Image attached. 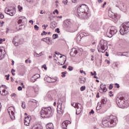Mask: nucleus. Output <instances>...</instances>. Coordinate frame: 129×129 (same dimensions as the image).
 Here are the masks:
<instances>
[{
  "instance_id": "53",
  "label": "nucleus",
  "mask_w": 129,
  "mask_h": 129,
  "mask_svg": "<svg viewBox=\"0 0 129 129\" xmlns=\"http://www.w3.org/2000/svg\"><path fill=\"white\" fill-rule=\"evenodd\" d=\"M65 62H66V60H64V62L63 63H60V62H58V65H61V66L64 65V64H65Z\"/></svg>"
},
{
  "instance_id": "63",
  "label": "nucleus",
  "mask_w": 129,
  "mask_h": 129,
  "mask_svg": "<svg viewBox=\"0 0 129 129\" xmlns=\"http://www.w3.org/2000/svg\"><path fill=\"white\" fill-rule=\"evenodd\" d=\"M62 68H63V69H66V68H67V66H62Z\"/></svg>"
},
{
  "instance_id": "26",
  "label": "nucleus",
  "mask_w": 129,
  "mask_h": 129,
  "mask_svg": "<svg viewBox=\"0 0 129 129\" xmlns=\"http://www.w3.org/2000/svg\"><path fill=\"white\" fill-rule=\"evenodd\" d=\"M33 77H34L35 80H37L38 78H40V76L39 74H36L35 75H33Z\"/></svg>"
},
{
  "instance_id": "43",
  "label": "nucleus",
  "mask_w": 129,
  "mask_h": 129,
  "mask_svg": "<svg viewBox=\"0 0 129 129\" xmlns=\"http://www.w3.org/2000/svg\"><path fill=\"white\" fill-rule=\"evenodd\" d=\"M5 77H6V80H10V75H6Z\"/></svg>"
},
{
  "instance_id": "23",
  "label": "nucleus",
  "mask_w": 129,
  "mask_h": 129,
  "mask_svg": "<svg viewBox=\"0 0 129 129\" xmlns=\"http://www.w3.org/2000/svg\"><path fill=\"white\" fill-rule=\"evenodd\" d=\"M50 28L51 29H54L56 28V24L55 22H52L50 23Z\"/></svg>"
},
{
  "instance_id": "35",
  "label": "nucleus",
  "mask_w": 129,
  "mask_h": 129,
  "mask_svg": "<svg viewBox=\"0 0 129 129\" xmlns=\"http://www.w3.org/2000/svg\"><path fill=\"white\" fill-rule=\"evenodd\" d=\"M85 88H86L85 86H82L80 88L81 91H84V90H85Z\"/></svg>"
},
{
  "instance_id": "55",
  "label": "nucleus",
  "mask_w": 129,
  "mask_h": 129,
  "mask_svg": "<svg viewBox=\"0 0 129 129\" xmlns=\"http://www.w3.org/2000/svg\"><path fill=\"white\" fill-rule=\"evenodd\" d=\"M115 85H116L117 88H119V84L116 83Z\"/></svg>"
},
{
  "instance_id": "37",
  "label": "nucleus",
  "mask_w": 129,
  "mask_h": 129,
  "mask_svg": "<svg viewBox=\"0 0 129 129\" xmlns=\"http://www.w3.org/2000/svg\"><path fill=\"white\" fill-rule=\"evenodd\" d=\"M34 29L35 30H36V31H39V27L38 26V25H35Z\"/></svg>"
},
{
  "instance_id": "54",
  "label": "nucleus",
  "mask_w": 129,
  "mask_h": 129,
  "mask_svg": "<svg viewBox=\"0 0 129 129\" xmlns=\"http://www.w3.org/2000/svg\"><path fill=\"white\" fill-rule=\"evenodd\" d=\"M11 96L13 97H16L17 96V95L15 93H13V94H12Z\"/></svg>"
},
{
  "instance_id": "14",
  "label": "nucleus",
  "mask_w": 129,
  "mask_h": 129,
  "mask_svg": "<svg viewBox=\"0 0 129 129\" xmlns=\"http://www.w3.org/2000/svg\"><path fill=\"white\" fill-rule=\"evenodd\" d=\"M81 36H83L84 37H87L88 36H90V34L89 33H86L85 32H82L76 38V40L77 42H80L81 41Z\"/></svg>"
},
{
  "instance_id": "22",
  "label": "nucleus",
  "mask_w": 129,
  "mask_h": 129,
  "mask_svg": "<svg viewBox=\"0 0 129 129\" xmlns=\"http://www.w3.org/2000/svg\"><path fill=\"white\" fill-rule=\"evenodd\" d=\"M46 128L47 129H54V125L53 123H49L46 125Z\"/></svg>"
},
{
  "instance_id": "18",
  "label": "nucleus",
  "mask_w": 129,
  "mask_h": 129,
  "mask_svg": "<svg viewBox=\"0 0 129 129\" xmlns=\"http://www.w3.org/2000/svg\"><path fill=\"white\" fill-rule=\"evenodd\" d=\"M41 41L43 42H45L47 45H50V44H52V40L50 37H46L44 38L41 39Z\"/></svg>"
},
{
  "instance_id": "3",
  "label": "nucleus",
  "mask_w": 129,
  "mask_h": 129,
  "mask_svg": "<svg viewBox=\"0 0 129 129\" xmlns=\"http://www.w3.org/2000/svg\"><path fill=\"white\" fill-rule=\"evenodd\" d=\"M40 115L41 117H51L53 115L52 113V108L50 107H43L40 111Z\"/></svg>"
},
{
  "instance_id": "25",
  "label": "nucleus",
  "mask_w": 129,
  "mask_h": 129,
  "mask_svg": "<svg viewBox=\"0 0 129 129\" xmlns=\"http://www.w3.org/2000/svg\"><path fill=\"white\" fill-rule=\"evenodd\" d=\"M104 87H105V85H103V84L100 85V89H99L100 92H102L103 91Z\"/></svg>"
},
{
  "instance_id": "57",
  "label": "nucleus",
  "mask_w": 129,
  "mask_h": 129,
  "mask_svg": "<svg viewBox=\"0 0 129 129\" xmlns=\"http://www.w3.org/2000/svg\"><path fill=\"white\" fill-rule=\"evenodd\" d=\"M106 6V2H105L102 6V8H104V6Z\"/></svg>"
},
{
  "instance_id": "56",
  "label": "nucleus",
  "mask_w": 129,
  "mask_h": 129,
  "mask_svg": "<svg viewBox=\"0 0 129 129\" xmlns=\"http://www.w3.org/2000/svg\"><path fill=\"white\" fill-rule=\"evenodd\" d=\"M47 97L49 99H51L52 97L51 96V95H47Z\"/></svg>"
},
{
  "instance_id": "39",
  "label": "nucleus",
  "mask_w": 129,
  "mask_h": 129,
  "mask_svg": "<svg viewBox=\"0 0 129 129\" xmlns=\"http://www.w3.org/2000/svg\"><path fill=\"white\" fill-rule=\"evenodd\" d=\"M108 88H109V90H111V89H112V88H113V86H112V84H110Z\"/></svg>"
},
{
  "instance_id": "17",
  "label": "nucleus",
  "mask_w": 129,
  "mask_h": 129,
  "mask_svg": "<svg viewBox=\"0 0 129 129\" xmlns=\"http://www.w3.org/2000/svg\"><path fill=\"white\" fill-rule=\"evenodd\" d=\"M31 117L30 115H28L27 117H25V119H24L25 125H27V126L29 125L30 122L31 121Z\"/></svg>"
},
{
  "instance_id": "5",
  "label": "nucleus",
  "mask_w": 129,
  "mask_h": 129,
  "mask_svg": "<svg viewBox=\"0 0 129 129\" xmlns=\"http://www.w3.org/2000/svg\"><path fill=\"white\" fill-rule=\"evenodd\" d=\"M116 102L118 107L120 108H124L125 104L127 103V101L125 100L123 97L119 96L116 98Z\"/></svg>"
},
{
  "instance_id": "52",
  "label": "nucleus",
  "mask_w": 129,
  "mask_h": 129,
  "mask_svg": "<svg viewBox=\"0 0 129 129\" xmlns=\"http://www.w3.org/2000/svg\"><path fill=\"white\" fill-rule=\"evenodd\" d=\"M42 28H44L43 30H46V29L47 28V27H46V25L45 24L42 25Z\"/></svg>"
},
{
  "instance_id": "33",
  "label": "nucleus",
  "mask_w": 129,
  "mask_h": 129,
  "mask_svg": "<svg viewBox=\"0 0 129 129\" xmlns=\"http://www.w3.org/2000/svg\"><path fill=\"white\" fill-rule=\"evenodd\" d=\"M55 14H56V15L59 14V12L58 11V10L56 9L55 11L53 12V14L55 15Z\"/></svg>"
},
{
  "instance_id": "20",
  "label": "nucleus",
  "mask_w": 129,
  "mask_h": 129,
  "mask_svg": "<svg viewBox=\"0 0 129 129\" xmlns=\"http://www.w3.org/2000/svg\"><path fill=\"white\" fill-rule=\"evenodd\" d=\"M58 102L59 103H60L61 105H60V110H57V113H58V114H62L63 113V110H62V109H61V107H62V100L61 99H59L58 100Z\"/></svg>"
},
{
  "instance_id": "41",
  "label": "nucleus",
  "mask_w": 129,
  "mask_h": 129,
  "mask_svg": "<svg viewBox=\"0 0 129 129\" xmlns=\"http://www.w3.org/2000/svg\"><path fill=\"white\" fill-rule=\"evenodd\" d=\"M2 92H3V94H1V95H6V90L3 89L2 90Z\"/></svg>"
},
{
  "instance_id": "60",
  "label": "nucleus",
  "mask_w": 129,
  "mask_h": 129,
  "mask_svg": "<svg viewBox=\"0 0 129 129\" xmlns=\"http://www.w3.org/2000/svg\"><path fill=\"white\" fill-rule=\"evenodd\" d=\"M3 56H4V54L0 55V60L3 59Z\"/></svg>"
},
{
  "instance_id": "44",
  "label": "nucleus",
  "mask_w": 129,
  "mask_h": 129,
  "mask_svg": "<svg viewBox=\"0 0 129 129\" xmlns=\"http://www.w3.org/2000/svg\"><path fill=\"white\" fill-rule=\"evenodd\" d=\"M42 68H44V70H47V67L46 64H44L42 66Z\"/></svg>"
},
{
  "instance_id": "11",
  "label": "nucleus",
  "mask_w": 129,
  "mask_h": 129,
  "mask_svg": "<svg viewBox=\"0 0 129 129\" xmlns=\"http://www.w3.org/2000/svg\"><path fill=\"white\" fill-rule=\"evenodd\" d=\"M100 102V105L98 104V105L96 107V110H99L100 109H101V106H104V104H106V102H107V98L105 97H102Z\"/></svg>"
},
{
  "instance_id": "21",
  "label": "nucleus",
  "mask_w": 129,
  "mask_h": 129,
  "mask_svg": "<svg viewBox=\"0 0 129 129\" xmlns=\"http://www.w3.org/2000/svg\"><path fill=\"white\" fill-rule=\"evenodd\" d=\"M44 80L45 81H46L47 82H48L49 83H51L52 82H55V81H53L52 80V79L50 77H45L44 78Z\"/></svg>"
},
{
  "instance_id": "10",
  "label": "nucleus",
  "mask_w": 129,
  "mask_h": 129,
  "mask_svg": "<svg viewBox=\"0 0 129 129\" xmlns=\"http://www.w3.org/2000/svg\"><path fill=\"white\" fill-rule=\"evenodd\" d=\"M74 107L77 109L76 111V114L77 115L80 114L82 112V110H83L82 105L79 103H76Z\"/></svg>"
},
{
  "instance_id": "31",
  "label": "nucleus",
  "mask_w": 129,
  "mask_h": 129,
  "mask_svg": "<svg viewBox=\"0 0 129 129\" xmlns=\"http://www.w3.org/2000/svg\"><path fill=\"white\" fill-rule=\"evenodd\" d=\"M36 79H35V78L34 77V76H33L30 79V81L31 82H35L36 81Z\"/></svg>"
},
{
  "instance_id": "30",
  "label": "nucleus",
  "mask_w": 129,
  "mask_h": 129,
  "mask_svg": "<svg viewBox=\"0 0 129 129\" xmlns=\"http://www.w3.org/2000/svg\"><path fill=\"white\" fill-rule=\"evenodd\" d=\"M18 23V24H22V23H23V19L22 18V17H20L19 18Z\"/></svg>"
},
{
  "instance_id": "15",
  "label": "nucleus",
  "mask_w": 129,
  "mask_h": 129,
  "mask_svg": "<svg viewBox=\"0 0 129 129\" xmlns=\"http://www.w3.org/2000/svg\"><path fill=\"white\" fill-rule=\"evenodd\" d=\"M14 109V108L13 107H10L8 109V113H9L10 116L12 120H14V119H15V112H14V111L11 110V109Z\"/></svg>"
},
{
  "instance_id": "64",
  "label": "nucleus",
  "mask_w": 129,
  "mask_h": 129,
  "mask_svg": "<svg viewBox=\"0 0 129 129\" xmlns=\"http://www.w3.org/2000/svg\"><path fill=\"white\" fill-rule=\"evenodd\" d=\"M98 2L99 3V4H101V3H102V2H103V0H98Z\"/></svg>"
},
{
  "instance_id": "48",
  "label": "nucleus",
  "mask_w": 129,
  "mask_h": 129,
  "mask_svg": "<svg viewBox=\"0 0 129 129\" xmlns=\"http://www.w3.org/2000/svg\"><path fill=\"white\" fill-rule=\"evenodd\" d=\"M55 32H56V33H57V34H59L60 33V29L59 28H57L55 30Z\"/></svg>"
},
{
  "instance_id": "42",
  "label": "nucleus",
  "mask_w": 129,
  "mask_h": 129,
  "mask_svg": "<svg viewBox=\"0 0 129 129\" xmlns=\"http://www.w3.org/2000/svg\"><path fill=\"white\" fill-rule=\"evenodd\" d=\"M5 16L3 14H0V19H4Z\"/></svg>"
},
{
  "instance_id": "7",
  "label": "nucleus",
  "mask_w": 129,
  "mask_h": 129,
  "mask_svg": "<svg viewBox=\"0 0 129 129\" xmlns=\"http://www.w3.org/2000/svg\"><path fill=\"white\" fill-rule=\"evenodd\" d=\"M117 33V29L116 27L114 26H111L110 27L109 31H107L106 35L108 38H112L115 34Z\"/></svg>"
},
{
  "instance_id": "32",
  "label": "nucleus",
  "mask_w": 129,
  "mask_h": 129,
  "mask_svg": "<svg viewBox=\"0 0 129 129\" xmlns=\"http://www.w3.org/2000/svg\"><path fill=\"white\" fill-rule=\"evenodd\" d=\"M61 74H62L61 77L64 78L66 76V74H67V72H62Z\"/></svg>"
},
{
  "instance_id": "4",
  "label": "nucleus",
  "mask_w": 129,
  "mask_h": 129,
  "mask_svg": "<svg viewBox=\"0 0 129 129\" xmlns=\"http://www.w3.org/2000/svg\"><path fill=\"white\" fill-rule=\"evenodd\" d=\"M107 41L104 40H101L100 41V46H98V51L99 53H104L106 50H107Z\"/></svg>"
},
{
  "instance_id": "34",
  "label": "nucleus",
  "mask_w": 129,
  "mask_h": 129,
  "mask_svg": "<svg viewBox=\"0 0 129 129\" xmlns=\"http://www.w3.org/2000/svg\"><path fill=\"white\" fill-rule=\"evenodd\" d=\"M18 9L19 12H22V10H23V7H21V6H20V5H18Z\"/></svg>"
},
{
  "instance_id": "19",
  "label": "nucleus",
  "mask_w": 129,
  "mask_h": 129,
  "mask_svg": "<svg viewBox=\"0 0 129 129\" xmlns=\"http://www.w3.org/2000/svg\"><path fill=\"white\" fill-rule=\"evenodd\" d=\"M71 123V122L69 120L63 121L61 124V127L63 129H67V125Z\"/></svg>"
},
{
  "instance_id": "13",
  "label": "nucleus",
  "mask_w": 129,
  "mask_h": 129,
  "mask_svg": "<svg viewBox=\"0 0 129 129\" xmlns=\"http://www.w3.org/2000/svg\"><path fill=\"white\" fill-rule=\"evenodd\" d=\"M12 9H13V7H8L6 8H5V12L7 15H9V16L13 17V16L15 15V13L13 12V10H12Z\"/></svg>"
},
{
  "instance_id": "27",
  "label": "nucleus",
  "mask_w": 129,
  "mask_h": 129,
  "mask_svg": "<svg viewBox=\"0 0 129 129\" xmlns=\"http://www.w3.org/2000/svg\"><path fill=\"white\" fill-rule=\"evenodd\" d=\"M28 102L30 103V102H32V103H35V104H37V101L36 100H34L33 99H30L28 101Z\"/></svg>"
},
{
  "instance_id": "51",
  "label": "nucleus",
  "mask_w": 129,
  "mask_h": 129,
  "mask_svg": "<svg viewBox=\"0 0 129 129\" xmlns=\"http://www.w3.org/2000/svg\"><path fill=\"white\" fill-rule=\"evenodd\" d=\"M18 90L20 91H21V90H22L23 87H21V86H19V87H18Z\"/></svg>"
},
{
  "instance_id": "9",
  "label": "nucleus",
  "mask_w": 129,
  "mask_h": 129,
  "mask_svg": "<svg viewBox=\"0 0 129 129\" xmlns=\"http://www.w3.org/2000/svg\"><path fill=\"white\" fill-rule=\"evenodd\" d=\"M81 52H83V49L82 48H72L70 52V55L72 57H75L78 53H81Z\"/></svg>"
},
{
  "instance_id": "2",
  "label": "nucleus",
  "mask_w": 129,
  "mask_h": 129,
  "mask_svg": "<svg viewBox=\"0 0 129 129\" xmlns=\"http://www.w3.org/2000/svg\"><path fill=\"white\" fill-rule=\"evenodd\" d=\"M117 123V118L115 116L111 115L107 116L105 120L102 121V124L104 126L108 127L109 126H113Z\"/></svg>"
},
{
  "instance_id": "62",
  "label": "nucleus",
  "mask_w": 129,
  "mask_h": 129,
  "mask_svg": "<svg viewBox=\"0 0 129 129\" xmlns=\"http://www.w3.org/2000/svg\"><path fill=\"white\" fill-rule=\"evenodd\" d=\"M105 55V56H106L107 57H108V56H109V54L107 53V52H106Z\"/></svg>"
},
{
  "instance_id": "24",
  "label": "nucleus",
  "mask_w": 129,
  "mask_h": 129,
  "mask_svg": "<svg viewBox=\"0 0 129 129\" xmlns=\"http://www.w3.org/2000/svg\"><path fill=\"white\" fill-rule=\"evenodd\" d=\"M86 82V80L85 79V78L80 79V83H85Z\"/></svg>"
},
{
  "instance_id": "59",
  "label": "nucleus",
  "mask_w": 129,
  "mask_h": 129,
  "mask_svg": "<svg viewBox=\"0 0 129 129\" xmlns=\"http://www.w3.org/2000/svg\"><path fill=\"white\" fill-rule=\"evenodd\" d=\"M29 23H31V25H33V24H34V21H33V20H30Z\"/></svg>"
},
{
  "instance_id": "47",
  "label": "nucleus",
  "mask_w": 129,
  "mask_h": 129,
  "mask_svg": "<svg viewBox=\"0 0 129 129\" xmlns=\"http://www.w3.org/2000/svg\"><path fill=\"white\" fill-rule=\"evenodd\" d=\"M89 114H94V111L93 109H92L91 111L89 112Z\"/></svg>"
},
{
  "instance_id": "49",
  "label": "nucleus",
  "mask_w": 129,
  "mask_h": 129,
  "mask_svg": "<svg viewBox=\"0 0 129 129\" xmlns=\"http://www.w3.org/2000/svg\"><path fill=\"white\" fill-rule=\"evenodd\" d=\"M2 41H3V42H5V41H6V39H5V38H4V39L0 38V44H2Z\"/></svg>"
},
{
  "instance_id": "12",
  "label": "nucleus",
  "mask_w": 129,
  "mask_h": 129,
  "mask_svg": "<svg viewBox=\"0 0 129 129\" xmlns=\"http://www.w3.org/2000/svg\"><path fill=\"white\" fill-rule=\"evenodd\" d=\"M117 4L118 5H116V7H117V8H119V9H120V10H122L123 12H125V11H126V6L123 4L122 2L120 1H117Z\"/></svg>"
},
{
  "instance_id": "29",
  "label": "nucleus",
  "mask_w": 129,
  "mask_h": 129,
  "mask_svg": "<svg viewBox=\"0 0 129 129\" xmlns=\"http://www.w3.org/2000/svg\"><path fill=\"white\" fill-rule=\"evenodd\" d=\"M52 38H53V40H55V39H58V34H54L52 35Z\"/></svg>"
},
{
  "instance_id": "38",
  "label": "nucleus",
  "mask_w": 129,
  "mask_h": 129,
  "mask_svg": "<svg viewBox=\"0 0 129 129\" xmlns=\"http://www.w3.org/2000/svg\"><path fill=\"white\" fill-rule=\"evenodd\" d=\"M68 69L69 70V71H73V67H71V66H69L68 68Z\"/></svg>"
},
{
  "instance_id": "45",
  "label": "nucleus",
  "mask_w": 129,
  "mask_h": 129,
  "mask_svg": "<svg viewBox=\"0 0 129 129\" xmlns=\"http://www.w3.org/2000/svg\"><path fill=\"white\" fill-rule=\"evenodd\" d=\"M62 3L64 5H67L68 4V1H62Z\"/></svg>"
},
{
  "instance_id": "40",
  "label": "nucleus",
  "mask_w": 129,
  "mask_h": 129,
  "mask_svg": "<svg viewBox=\"0 0 129 129\" xmlns=\"http://www.w3.org/2000/svg\"><path fill=\"white\" fill-rule=\"evenodd\" d=\"M34 57H40V55H39V54L37 53V52H35L34 53Z\"/></svg>"
},
{
  "instance_id": "50",
  "label": "nucleus",
  "mask_w": 129,
  "mask_h": 129,
  "mask_svg": "<svg viewBox=\"0 0 129 129\" xmlns=\"http://www.w3.org/2000/svg\"><path fill=\"white\" fill-rule=\"evenodd\" d=\"M105 62H107V64H110V61H109L108 59H105Z\"/></svg>"
},
{
  "instance_id": "58",
  "label": "nucleus",
  "mask_w": 129,
  "mask_h": 129,
  "mask_svg": "<svg viewBox=\"0 0 129 129\" xmlns=\"http://www.w3.org/2000/svg\"><path fill=\"white\" fill-rule=\"evenodd\" d=\"M97 98H99V93H97L96 94Z\"/></svg>"
},
{
  "instance_id": "6",
  "label": "nucleus",
  "mask_w": 129,
  "mask_h": 129,
  "mask_svg": "<svg viewBox=\"0 0 129 129\" xmlns=\"http://www.w3.org/2000/svg\"><path fill=\"white\" fill-rule=\"evenodd\" d=\"M120 34L124 35L129 32V22L123 23L121 24L120 30Z\"/></svg>"
},
{
  "instance_id": "36",
  "label": "nucleus",
  "mask_w": 129,
  "mask_h": 129,
  "mask_svg": "<svg viewBox=\"0 0 129 129\" xmlns=\"http://www.w3.org/2000/svg\"><path fill=\"white\" fill-rule=\"evenodd\" d=\"M107 91V89H106V85H105V87H104V89H103L102 92H106Z\"/></svg>"
},
{
  "instance_id": "61",
  "label": "nucleus",
  "mask_w": 129,
  "mask_h": 129,
  "mask_svg": "<svg viewBox=\"0 0 129 129\" xmlns=\"http://www.w3.org/2000/svg\"><path fill=\"white\" fill-rule=\"evenodd\" d=\"M16 72V70H15L14 69H12L11 70V73Z\"/></svg>"
},
{
  "instance_id": "28",
  "label": "nucleus",
  "mask_w": 129,
  "mask_h": 129,
  "mask_svg": "<svg viewBox=\"0 0 129 129\" xmlns=\"http://www.w3.org/2000/svg\"><path fill=\"white\" fill-rule=\"evenodd\" d=\"M21 106L23 109H26V102L25 101H22Z\"/></svg>"
},
{
  "instance_id": "46",
  "label": "nucleus",
  "mask_w": 129,
  "mask_h": 129,
  "mask_svg": "<svg viewBox=\"0 0 129 129\" xmlns=\"http://www.w3.org/2000/svg\"><path fill=\"white\" fill-rule=\"evenodd\" d=\"M44 35H47V32H46L45 31H43L41 33V36H44Z\"/></svg>"
},
{
  "instance_id": "1",
  "label": "nucleus",
  "mask_w": 129,
  "mask_h": 129,
  "mask_svg": "<svg viewBox=\"0 0 129 129\" xmlns=\"http://www.w3.org/2000/svg\"><path fill=\"white\" fill-rule=\"evenodd\" d=\"M78 16L82 19H88L90 16V13L88 11V7L85 5H82L77 9Z\"/></svg>"
},
{
  "instance_id": "8",
  "label": "nucleus",
  "mask_w": 129,
  "mask_h": 129,
  "mask_svg": "<svg viewBox=\"0 0 129 129\" xmlns=\"http://www.w3.org/2000/svg\"><path fill=\"white\" fill-rule=\"evenodd\" d=\"M12 43L14 46H19V45H22L23 44V39L21 38L20 36L16 35L14 37H13V39L12 40Z\"/></svg>"
},
{
  "instance_id": "16",
  "label": "nucleus",
  "mask_w": 129,
  "mask_h": 129,
  "mask_svg": "<svg viewBox=\"0 0 129 129\" xmlns=\"http://www.w3.org/2000/svg\"><path fill=\"white\" fill-rule=\"evenodd\" d=\"M72 26V22L69 20H64L63 22V27L64 28H71Z\"/></svg>"
}]
</instances>
